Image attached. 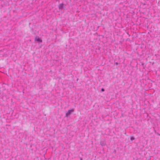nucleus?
I'll return each instance as SVG.
<instances>
[{
	"mask_svg": "<svg viewBox=\"0 0 160 160\" xmlns=\"http://www.w3.org/2000/svg\"><path fill=\"white\" fill-rule=\"evenodd\" d=\"M74 111V110L73 109H72L71 110H69L68 112L66 113V116L68 117V115H70L71 114L72 112H73Z\"/></svg>",
	"mask_w": 160,
	"mask_h": 160,
	"instance_id": "nucleus-1",
	"label": "nucleus"
},
{
	"mask_svg": "<svg viewBox=\"0 0 160 160\" xmlns=\"http://www.w3.org/2000/svg\"><path fill=\"white\" fill-rule=\"evenodd\" d=\"M66 6V5H64L63 3L60 4L58 8L59 9L61 10H62V9L64 8V6Z\"/></svg>",
	"mask_w": 160,
	"mask_h": 160,
	"instance_id": "nucleus-2",
	"label": "nucleus"
},
{
	"mask_svg": "<svg viewBox=\"0 0 160 160\" xmlns=\"http://www.w3.org/2000/svg\"><path fill=\"white\" fill-rule=\"evenodd\" d=\"M35 41H37L38 42H42V40L40 39L38 36H36L35 39Z\"/></svg>",
	"mask_w": 160,
	"mask_h": 160,
	"instance_id": "nucleus-3",
	"label": "nucleus"
},
{
	"mask_svg": "<svg viewBox=\"0 0 160 160\" xmlns=\"http://www.w3.org/2000/svg\"><path fill=\"white\" fill-rule=\"evenodd\" d=\"M100 144L102 146H104L105 145V143L104 141H101L100 142Z\"/></svg>",
	"mask_w": 160,
	"mask_h": 160,
	"instance_id": "nucleus-4",
	"label": "nucleus"
},
{
	"mask_svg": "<svg viewBox=\"0 0 160 160\" xmlns=\"http://www.w3.org/2000/svg\"><path fill=\"white\" fill-rule=\"evenodd\" d=\"M130 139H131V141H132V140H133L135 139V138L134 137H132Z\"/></svg>",
	"mask_w": 160,
	"mask_h": 160,
	"instance_id": "nucleus-5",
	"label": "nucleus"
},
{
	"mask_svg": "<svg viewBox=\"0 0 160 160\" xmlns=\"http://www.w3.org/2000/svg\"><path fill=\"white\" fill-rule=\"evenodd\" d=\"M101 90L102 92H104V91L105 90L104 88H102L101 89Z\"/></svg>",
	"mask_w": 160,
	"mask_h": 160,
	"instance_id": "nucleus-6",
	"label": "nucleus"
},
{
	"mask_svg": "<svg viewBox=\"0 0 160 160\" xmlns=\"http://www.w3.org/2000/svg\"><path fill=\"white\" fill-rule=\"evenodd\" d=\"M80 160H82V158H80Z\"/></svg>",
	"mask_w": 160,
	"mask_h": 160,
	"instance_id": "nucleus-7",
	"label": "nucleus"
},
{
	"mask_svg": "<svg viewBox=\"0 0 160 160\" xmlns=\"http://www.w3.org/2000/svg\"><path fill=\"white\" fill-rule=\"evenodd\" d=\"M116 64H118V63H117V62H116Z\"/></svg>",
	"mask_w": 160,
	"mask_h": 160,
	"instance_id": "nucleus-8",
	"label": "nucleus"
}]
</instances>
